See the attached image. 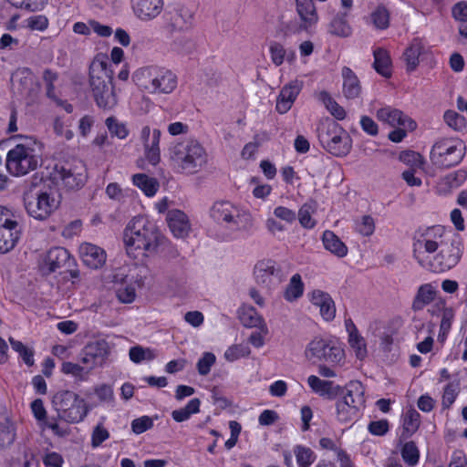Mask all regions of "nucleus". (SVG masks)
<instances>
[{"label":"nucleus","mask_w":467,"mask_h":467,"mask_svg":"<svg viewBox=\"0 0 467 467\" xmlns=\"http://www.w3.org/2000/svg\"><path fill=\"white\" fill-rule=\"evenodd\" d=\"M464 250L462 237L436 224L419 227L412 237V253L418 264L430 271L442 273L460 262Z\"/></svg>","instance_id":"f257e3e1"},{"label":"nucleus","mask_w":467,"mask_h":467,"mask_svg":"<svg viewBox=\"0 0 467 467\" xmlns=\"http://www.w3.org/2000/svg\"><path fill=\"white\" fill-rule=\"evenodd\" d=\"M163 241L164 238L155 223L143 215L133 217L123 232L126 252L129 256L133 258L149 257L155 254Z\"/></svg>","instance_id":"f03ea898"},{"label":"nucleus","mask_w":467,"mask_h":467,"mask_svg":"<svg viewBox=\"0 0 467 467\" xmlns=\"http://www.w3.org/2000/svg\"><path fill=\"white\" fill-rule=\"evenodd\" d=\"M170 161L178 172L192 175L199 172L208 162L204 147L194 139H185L169 149Z\"/></svg>","instance_id":"7ed1b4c3"},{"label":"nucleus","mask_w":467,"mask_h":467,"mask_svg":"<svg viewBox=\"0 0 467 467\" xmlns=\"http://www.w3.org/2000/svg\"><path fill=\"white\" fill-rule=\"evenodd\" d=\"M90 88L99 108L112 109L118 103L112 84L113 70L108 68V63L95 59L89 67Z\"/></svg>","instance_id":"20e7f679"},{"label":"nucleus","mask_w":467,"mask_h":467,"mask_svg":"<svg viewBox=\"0 0 467 467\" xmlns=\"http://www.w3.org/2000/svg\"><path fill=\"white\" fill-rule=\"evenodd\" d=\"M214 223L230 233L247 232L254 225L251 213L228 201H217L210 209Z\"/></svg>","instance_id":"39448f33"},{"label":"nucleus","mask_w":467,"mask_h":467,"mask_svg":"<svg viewBox=\"0 0 467 467\" xmlns=\"http://www.w3.org/2000/svg\"><path fill=\"white\" fill-rule=\"evenodd\" d=\"M139 88L151 95L171 94L178 86L177 75L166 67H147L134 75Z\"/></svg>","instance_id":"423d86ee"},{"label":"nucleus","mask_w":467,"mask_h":467,"mask_svg":"<svg viewBox=\"0 0 467 467\" xmlns=\"http://www.w3.org/2000/svg\"><path fill=\"white\" fill-rule=\"evenodd\" d=\"M37 141L33 137L22 138L6 156V169L14 176H24L35 171L39 162Z\"/></svg>","instance_id":"0eeeda50"},{"label":"nucleus","mask_w":467,"mask_h":467,"mask_svg":"<svg viewBox=\"0 0 467 467\" xmlns=\"http://www.w3.org/2000/svg\"><path fill=\"white\" fill-rule=\"evenodd\" d=\"M52 406L58 420L68 424L84 420L89 410L85 399L72 390H59L52 398Z\"/></svg>","instance_id":"6e6552de"},{"label":"nucleus","mask_w":467,"mask_h":467,"mask_svg":"<svg viewBox=\"0 0 467 467\" xmlns=\"http://www.w3.org/2000/svg\"><path fill=\"white\" fill-rule=\"evenodd\" d=\"M317 137L322 147L337 157L348 155L352 147L348 133L335 120H326L317 129Z\"/></svg>","instance_id":"1a4fd4ad"},{"label":"nucleus","mask_w":467,"mask_h":467,"mask_svg":"<svg viewBox=\"0 0 467 467\" xmlns=\"http://www.w3.org/2000/svg\"><path fill=\"white\" fill-rule=\"evenodd\" d=\"M20 214L9 206L0 205V254L13 251L22 236Z\"/></svg>","instance_id":"9d476101"},{"label":"nucleus","mask_w":467,"mask_h":467,"mask_svg":"<svg viewBox=\"0 0 467 467\" xmlns=\"http://www.w3.org/2000/svg\"><path fill=\"white\" fill-rule=\"evenodd\" d=\"M305 357L313 363L324 361L338 365L344 360L345 352L337 341L316 337L306 345Z\"/></svg>","instance_id":"9b49d317"},{"label":"nucleus","mask_w":467,"mask_h":467,"mask_svg":"<svg viewBox=\"0 0 467 467\" xmlns=\"http://www.w3.org/2000/svg\"><path fill=\"white\" fill-rule=\"evenodd\" d=\"M26 211L32 218L44 221L47 219L59 206V200L54 192L40 190L24 197Z\"/></svg>","instance_id":"f8f14e48"},{"label":"nucleus","mask_w":467,"mask_h":467,"mask_svg":"<svg viewBox=\"0 0 467 467\" xmlns=\"http://www.w3.org/2000/svg\"><path fill=\"white\" fill-rule=\"evenodd\" d=\"M465 150L466 147L462 140H441L432 146L431 159L436 165L450 168L462 161Z\"/></svg>","instance_id":"ddd939ff"},{"label":"nucleus","mask_w":467,"mask_h":467,"mask_svg":"<svg viewBox=\"0 0 467 467\" xmlns=\"http://www.w3.org/2000/svg\"><path fill=\"white\" fill-rule=\"evenodd\" d=\"M54 180L67 190L81 188L87 180V170L80 160L57 164L53 172Z\"/></svg>","instance_id":"4468645a"},{"label":"nucleus","mask_w":467,"mask_h":467,"mask_svg":"<svg viewBox=\"0 0 467 467\" xmlns=\"http://www.w3.org/2000/svg\"><path fill=\"white\" fill-rule=\"evenodd\" d=\"M254 275L256 283L267 289L276 287L283 280L281 268L271 259L257 262L254 268Z\"/></svg>","instance_id":"2eb2a0df"},{"label":"nucleus","mask_w":467,"mask_h":467,"mask_svg":"<svg viewBox=\"0 0 467 467\" xmlns=\"http://www.w3.org/2000/svg\"><path fill=\"white\" fill-rule=\"evenodd\" d=\"M431 56V47L420 38H414L405 48L402 59L408 72H413L419 65Z\"/></svg>","instance_id":"dca6fc26"},{"label":"nucleus","mask_w":467,"mask_h":467,"mask_svg":"<svg viewBox=\"0 0 467 467\" xmlns=\"http://www.w3.org/2000/svg\"><path fill=\"white\" fill-rule=\"evenodd\" d=\"M110 353L109 343L104 340H97L88 344L82 352L80 362L86 365L91 371L102 366Z\"/></svg>","instance_id":"f3484780"},{"label":"nucleus","mask_w":467,"mask_h":467,"mask_svg":"<svg viewBox=\"0 0 467 467\" xmlns=\"http://www.w3.org/2000/svg\"><path fill=\"white\" fill-rule=\"evenodd\" d=\"M376 117L379 121L392 128L403 127L408 128L409 130H414L417 127L416 122L410 117L404 114L401 110L390 106H385L379 109L376 112Z\"/></svg>","instance_id":"a211bd4d"},{"label":"nucleus","mask_w":467,"mask_h":467,"mask_svg":"<svg viewBox=\"0 0 467 467\" xmlns=\"http://www.w3.org/2000/svg\"><path fill=\"white\" fill-rule=\"evenodd\" d=\"M161 132L160 130H151L149 126H144L140 131V140L143 143L145 157L152 165L158 164L161 161Z\"/></svg>","instance_id":"6ab92c4d"},{"label":"nucleus","mask_w":467,"mask_h":467,"mask_svg":"<svg viewBox=\"0 0 467 467\" xmlns=\"http://www.w3.org/2000/svg\"><path fill=\"white\" fill-rule=\"evenodd\" d=\"M78 252L83 264L90 269H99L106 264V251L94 244H81Z\"/></svg>","instance_id":"aec40b11"},{"label":"nucleus","mask_w":467,"mask_h":467,"mask_svg":"<svg viewBox=\"0 0 467 467\" xmlns=\"http://www.w3.org/2000/svg\"><path fill=\"white\" fill-rule=\"evenodd\" d=\"M302 88L303 81L298 79L291 80L282 88L275 106L280 114L286 113L292 108Z\"/></svg>","instance_id":"412c9836"},{"label":"nucleus","mask_w":467,"mask_h":467,"mask_svg":"<svg viewBox=\"0 0 467 467\" xmlns=\"http://www.w3.org/2000/svg\"><path fill=\"white\" fill-rule=\"evenodd\" d=\"M166 221L170 231L176 238H185L191 232V223L187 214L178 209L168 212Z\"/></svg>","instance_id":"4be33fe9"},{"label":"nucleus","mask_w":467,"mask_h":467,"mask_svg":"<svg viewBox=\"0 0 467 467\" xmlns=\"http://www.w3.org/2000/svg\"><path fill=\"white\" fill-rule=\"evenodd\" d=\"M313 306L319 308V313L325 321H332L336 317V306L330 295L317 289L309 295Z\"/></svg>","instance_id":"5701e85b"},{"label":"nucleus","mask_w":467,"mask_h":467,"mask_svg":"<svg viewBox=\"0 0 467 467\" xmlns=\"http://www.w3.org/2000/svg\"><path fill=\"white\" fill-rule=\"evenodd\" d=\"M134 15L142 21L157 17L163 8V0H131Z\"/></svg>","instance_id":"b1692460"},{"label":"nucleus","mask_w":467,"mask_h":467,"mask_svg":"<svg viewBox=\"0 0 467 467\" xmlns=\"http://www.w3.org/2000/svg\"><path fill=\"white\" fill-rule=\"evenodd\" d=\"M343 78L342 93L347 99H357L361 97L362 87L356 73L348 67L341 70Z\"/></svg>","instance_id":"393cba45"},{"label":"nucleus","mask_w":467,"mask_h":467,"mask_svg":"<svg viewBox=\"0 0 467 467\" xmlns=\"http://www.w3.org/2000/svg\"><path fill=\"white\" fill-rule=\"evenodd\" d=\"M16 439V423L6 413H0V451L10 447Z\"/></svg>","instance_id":"a878e982"},{"label":"nucleus","mask_w":467,"mask_h":467,"mask_svg":"<svg viewBox=\"0 0 467 467\" xmlns=\"http://www.w3.org/2000/svg\"><path fill=\"white\" fill-rule=\"evenodd\" d=\"M467 178L464 171L459 170L446 174L441 177L438 182V191L441 193H449L452 190L459 188Z\"/></svg>","instance_id":"bb28decb"},{"label":"nucleus","mask_w":467,"mask_h":467,"mask_svg":"<svg viewBox=\"0 0 467 467\" xmlns=\"http://www.w3.org/2000/svg\"><path fill=\"white\" fill-rule=\"evenodd\" d=\"M322 243L326 250L343 258L348 254V246L332 231L326 230L322 234Z\"/></svg>","instance_id":"cd10ccee"},{"label":"nucleus","mask_w":467,"mask_h":467,"mask_svg":"<svg viewBox=\"0 0 467 467\" xmlns=\"http://www.w3.org/2000/svg\"><path fill=\"white\" fill-rule=\"evenodd\" d=\"M69 253L63 247H53L46 254L44 258L45 265L48 267L50 272L64 266L69 260Z\"/></svg>","instance_id":"c85d7f7f"},{"label":"nucleus","mask_w":467,"mask_h":467,"mask_svg":"<svg viewBox=\"0 0 467 467\" xmlns=\"http://www.w3.org/2000/svg\"><path fill=\"white\" fill-rule=\"evenodd\" d=\"M241 323L247 327L265 328L263 317L253 306L244 305L238 310Z\"/></svg>","instance_id":"c756f323"},{"label":"nucleus","mask_w":467,"mask_h":467,"mask_svg":"<svg viewBox=\"0 0 467 467\" xmlns=\"http://www.w3.org/2000/svg\"><path fill=\"white\" fill-rule=\"evenodd\" d=\"M131 181L147 197H153L160 188L158 180L145 173L134 174Z\"/></svg>","instance_id":"7c9ffc66"},{"label":"nucleus","mask_w":467,"mask_h":467,"mask_svg":"<svg viewBox=\"0 0 467 467\" xmlns=\"http://www.w3.org/2000/svg\"><path fill=\"white\" fill-rule=\"evenodd\" d=\"M375 70L384 78L391 76V59L389 52L381 47L373 50Z\"/></svg>","instance_id":"2f4dec72"},{"label":"nucleus","mask_w":467,"mask_h":467,"mask_svg":"<svg viewBox=\"0 0 467 467\" xmlns=\"http://www.w3.org/2000/svg\"><path fill=\"white\" fill-rule=\"evenodd\" d=\"M420 425V415L415 409H409L402 415L401 437L407 439L414 434Z\"/></svg>","instance_id":"473e14b6"},{"label":"nucleus","mask_w":467,"mask_h":467,"mask_svg":"<svg viewBox=\"0 0 467 467\" xmlns=\"http://www.w3.org/2000/svg\"><path fill=\"white\" fill-rule=\"evenodd\" d=\"M436 296V290L431 284H425L419 287L412 303V308L416 311L423 309L431 303Z\"/></svg>","instance_id":"72a5a7b5"},{"label":"nucleus","mask_w":467,"mask_h":467,"mask_svg":"<svg viewBox=\"0 0 467 467\" xmlns=\"http://www.w3.org/2000/svg\"><path fill=\"white\" fill-rule=\"evenodd\" d=\"M307 383L311 389L319 396L332 398L337 394L332 381L323 380L311 375L307 378Z\"/></svg>","instance_id":"f704fd0d"},{"label":"nucleus","mask_w":467,"mask_h":467,"mask_svg":"<svg viewBox=\"0 0 467 467\" xmlns=\"http://www.w3.org/2000/svg\"><path fill=\"white\" fill-rule=\"evenodd\" d=\"M200 406L201 400L198 398L192 399L184 407L172 410L171 418L176 422L186 421L200 411Z\"/></svg>","instance_id":"c9c22d12"},{"label":"nucleus","mask_w":467,"mask_h":467,"mask_svg":"<svg viewBox=\"0 0 467 467\" xmlns=\"http://www.w3.org/2000/svg\"><path fill=\"white\" fill-rule=\"evenodd\" d=\"M305 290L302 277L299 274L291 276L289 283L285 290L284 297L288 302H293L300 298Z\"/></svg>","instance_id":"e433bc0d"},{"label":"nucleus","mask_w":467,"mask_h":467,"mask_svg":"<svg viewBox=\"0 0 467 467\" xmlns=\"http://www.w3.org/2000/svg\"><path fill=\"white\" fill-rule=\"evenodd\" d=\"M318 100H320L327 109L330 112V114L338 120H343L346 116L345 109L340 106L328 92L323 90L320 91L317 95Z\"/></svg>","instance_id":"4c0bfd02"},{"label":"nucleus","mask_w":467,"mask_h":467,"mask_svg":"<svg viewBox=\"0 0 467 467\" xmlns=\"http://www.w3.org/2000/svg\"><path fill=\"white\" fill-rule=\"evenodd\" d=\"M375 220L371 215H361L354 220L353 229L361 236H371L375 232Z\"/></svg>","instance_id":"58836bf2"},{"label":"nucleus","mask_w":467,"mask_h":467,"mask_svg":"<svg viewBox=\"0 0 467 467\" xmlns=\"http://www.w3.org/2000/svg\"><path fill=\"white\" fill-rule=\"evenodd\" d=\"M348 342L358 359L364 360L368 357L367 342L359 332L348 337Z\"/></svg>","instance_id":"ea45409f"},{"label":"nucleus","mask_w":467,"mask_h":467,"mask_svg":"<svg viewBox=\"0 0 467 467\" xmlns=\"http://www.w3.org/2000/svg\"><path fill=\"white\" fill-rule=\"evenodd\" d=\"M365 388L361 382L355 380L350 381L346 386V393L343 398L353 400L354 404L358 406H365Z\"/></svg>","instance_id":"a19ab883"},{"label":"nucleus","mask_w":467,"mask_h":467,"mask_svg":"<svg viewBox=\"0 0 467 467\" xmlns=\"http://www.w3.org/2000/svg\"><path fill=\"white\" fill-rule=\"evenodd\" d=\"M61 371L66 375H70L74 377L76 379L80 381H85L88 379V375L90 374V370L87 368L86 365L81 366L78 363L73 362H64L61 367Z\"/></svg>","instance_id":"79ce46f5"},{"label":"nucleus","mask_w":467,"mask_h":467,"mask_svg":"<svg viewBox=\"0 0 467 467\" xmlns=\"http://www.w3.org/2000/svg\"><path fill=\"white\" fill-rule=\"evenodd\" d=\"M294 454L298 467H310L317 459L315 452L304 445L295 446Z\"/></svg>","instance_id":"37998d69"},{"label":"nucleus","mask_w":467,"mask_h":467,"mask_svg":"<svg viewBox=\"0 0 467 467\" xmlns=\"http://www.w3.org/2000/svg\"><path fill=\"white\" fill-rule=\"evenodd\" d=\"M315 213V206L312 203H304L298 213H296V218H298L299 223L306 229H312L316 226L317 222L312 217Z\"/></svg>","instance_id":"c03bdc74"},{"label":"nucleus","mask_w":467,"mask_h":467,"mask_svg":"<svg viewBox=\"0 0 467 467\" xmlns=\"http://www.w3.org/2000/svg\"><path fill=\"white\" fill-rule=\"evenodd\" d=\"M12 83L20 92L26 91L33 82V74L28 68H21L12 75Z\"/></svg>","instance_id":"a18cd8bd"},{"label":"nucleus","mask_w":467,"mask_h":467,"mask_svg":"<svg viewBox=\"0 0 467 467\" xmlns=\"http://www.w3.org/2000/svg\"><path fill=\"white\" fill-rule=\"evenodd\" d=\"M460 392V383L458 381L449 382L443 389L441 397V406L443 409H449L454 403Z\"/></svg>","instance_id":"49530a36"},{"label":"nucleus","mask_w":467,"mask_h":467,"mask_svg":"<svg viewBox=\"0 0 467 467\" xmlns=\"http://www.w3.org/2000/svg\"><path fill=\"white\" fill-rule=\"evenodd\" d=\"M130 358L132 362L139 364L142 361L152 360L156 358L154 350L150 348H144L140 346H135L130 348Z\"/></svg>","instance_id":"de8ad7c7"},{"label":"nucleus","mask_w":467,"mask_h":467,"mask_svg":"<svg viewBox=\"0 0 467 467\" xmlns=\"http://www.w3.org/2000/svg\"><path fill=\"white\" fill-rule=\"evenodd\" d=\"M337 417L341 422H349L358 417L356 410L348 405V401L337 400Z\"/></svg>","instance_id":"09e8293b"},{"label":"nucleus","mask_w":467,"mask_h":467,"mask_svg":"<svg viewBox=\"0 0 467 467\" xmlns=\"http://www.w3.org/2000/svg\"><path fill=\"white\" fill-rule=\"evenodd\" d=\"M105 124L112 136L120 140H124L129 135V130L126 125L119 122L115 117H109L105 120Z\"/></svg>","instance_id":"8fccbe9b"},{"label":"nucleus","mask_w":467,"mask_h":467,"mask_svg":"<svg viewBox=\"0 0 467 467\" xmlns=\"http://www.w3.org/2000/svg\"><path fill=\"white\" fill-rule=\"evenodd\" d=\"M401 456L407 464L414 466L419 462L420 451L413 441H408L401 448Z\"/></svg>","instance_id":"3c124183"},{"label":"nucleus","mask_w":467,"mask_h":467,"mask_svg":"<svg viewBox=\"0 0 467 467\" xmlns=\"http://www.w3.org/2000/svg\"><path fill=\"white\" fill-rule=\"evenodd\" d=\"M250 352V348L246 345H233L225 350L224 358L229 362H234L241 358L249 356Z\"/></svg>","instance_id":"603ef678"},{"label":"nucleus","mask_w":467,"mask_h":467,"mask_svg":"<svg viewBox=\"0 0 467 467\" xmlns=\"http://www.w3.org/2000/svg\"><path fill=\"white\" fill-rule=\"evenodd\" d=\"M443 119L446 124L454 130H462L466 126L465 118L453 110H447Z\"/></svg>","instance_id":"864d4df0"},{"label":"nucleus","mask_w":467,"mask_h":467,"mask_svg":"<svg viewBox=\"0 0 467 467\" xmlns=\"http://www.w3.org/2000/svg\"><path fill=\"white\" fill-rule=\"evenodd\" d=\"M109 438V431L104 427L102 422L98 423L91 433L92 448L99 447L105 441Z\"/></svg>","instance_id":"5fc2aeb1"},{"label":"nucleus","mask_w":467,"mask_h":467,"mask_svg":"<svg viewBox=\"0 0 467 467\" xmlns=\"http://www.w3.org/2000/svg\"><path fill=\"white\" fill-rule=\"evenodd\" d=\"M273 215L287 224H292L296 220V212L285 206H276L274 209Z\"/></svg>","instance_id":"6e6d98bb"},{"label":"nucleus","mask_w":467,"mask_h":467,"mask_svg":"<svg viewBox=\"0 0 467 467\" xmlns=\"http://www.w3.org/2000/svg\"><path fill=\"white\" fill-rule=\"evenodd\" d=\"M297 11L301 19L307 23L309 26L317 21V13L312 3H307L306 5L297 4Z\"/></svg>","instance_id":"4d7b16f0"},{"label":"nucleus","mask_w":467,"mask_h":467,"mask_svg":"<svg viewBox=\"0 0 467 467\" xmlns=\"http://www.w3.org/2000/svg\"><path fill=\"white\" fill-rule=\"evenodd\" d=\"M116 296L119 302L130 304L134 301L136 297V291L132 285H121L116 290Z\"/></svg>","instance_id":"13d9d810"},{"label":"nucleus","mask_w":467,"mask_h":467,"mask_svg":"<svg viewBox=\"0 0 467 467\" xmlns=\"http://www.w3.org/2000/svg\"><path fill=\"white\" fill-rule=\"evenodd\" d=\"M216 358L211 352H205L197 362V369L200 375L206 376L213 365L215 363Z\"/></svg>","instance_id":"bf43d9fd"},{"label":"nucleus","mask_w":467,"mask_h":467,"mask_svg":"<svg viewBox=\"0 0 467 467\" xmlns=\"http://www.w3.org/2000/svg\"><path fill=\"white\" fill-rule=\"evenodd\" d=\"M153 427V420L149 416H141L131 421V430L135 434H141Z\"/></svg>","instance_id":"052dcab7"},{"label":"nucleus","mask_w":467,"mask_h":467,"mask_svg":"<svg viewBox=\"0 0 467 467\" xmlns=\"http://www.w3.org/2000/svg\"><path fill=\"white\" fill-rule=\"evenodd\" d=\"M22 467H38V460L32 449L24 447L22 455L17 459Z\"/></svg>","instance_id":"680f3d73"},{"label":"nucleus","mask_w":467,"mask_h":467,"mask_svg":"<svg viewBox=\"0 0 467 467\" xmlns=\"http://www.w3.org/2000/svg\"><path fill=\"white\" fill-rule=\"evenodd\" d=\"M9 3L16 7L25 8L31 11L39 10L44 7L47 0H8Z\"/></svg>","instance_id":"e2e57ef3"},{"label":"nucleus","mask_w":467,"mask_h":467,"mask_svg":"<svg viewBox=\"0 0 467 467\" xmlns=\"http://www.w3.org/2000/svg\"><path fill=\"white\" fill-rule=\"evenodd\" d=\"M45 426L50 429L54 435L60 438L68 437L72 432L69 426L59 424L57 420H48L46 422Z\"/></svg>","instance_id":"0e129e2a"},{"label":"nucleus","mask_w":467,"mask_h":467,"mask_svg":"<svg viewBox=\"0 0 467 467\" xmlns=\"http://www.w3.org/2000/svg\"><path fill=\"white\" fill-rule=\"evenodd\" d=\"M271 60L275 66L283 64L285 56V50L282 45L273 42L269 47Z\"/></svg>","instance_id":"69168bd1"},{"label":"nucleus","mask_w":467,"mask_h":467,"mask_svg":"<svg viewBox=\"0 0 467 467\" xmlns=\"http://www.w3.org/2000/svg\"><path fill=\"white\" fill-rule=\"evenodd\" d=\"M31 410L38 422L45 425L46 422L48 421L47 419V410L41 399H36L31 402Z\"/></svg>","instance_id":"338daca9"},{"label":"nucleus","mask_w":467,"mask_h":467,"mask_svg":"<svg viewBox=\"0 0 467 467\" xmlns=\"http://www.w3.org/2000/svg\"><path fill=\"white\" fill-rule=\"evenodd\" d=\"M372 19L378 29H386L389 26V13L385 8H378L372 14Z\"/></svg>","instance_id":"774afa93"}]
</instances>
